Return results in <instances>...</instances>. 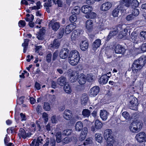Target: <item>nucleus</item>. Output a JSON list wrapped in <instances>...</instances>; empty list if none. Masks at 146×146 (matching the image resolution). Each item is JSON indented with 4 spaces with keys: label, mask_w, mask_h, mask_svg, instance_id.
Returning <instances> with one entry per match:
<instances>
[{
    "label": "nucleus",
    "mask_w": 146,
    "mask_h": 146,
    "mask_svg": "<svg viewBox=\"0 0 146 146\" xmlns=\"http://www.w3.org/2000/svg\"><path fill=\"white\" fill-rule=\"evenodd\" d=\"M146 63V57L144 56L140 57L138 59L134 61L132 64V70L134 73L139 72Z\"/></svg>",
    "instance_id": "nucleus-1"
},
{
    "label": "nucleus",
    "mask_w": 146,
    "mask_h": 146,
    "mask_svg": "<svg viewBox=\"0 0 146 146\" xmlns=\"http://www.w3.org/2000/svg\"><path fill=\"white\" fill-rule=\"evenodd\" d=\"M80 56L79 52L76 50L71 51L69 56L68 61L70 64L73 66L77 65L80 60Z\"/></svg>",
    "instance_id": "nucleus-2"
},
{
    "label": "nucleus",
    "mask_w": 146,
    "mask_h": 146,
    "mask_svg": "<svg viewBox=\"0 0 146 146\" xmlns=\"http://www.w3.org/2000/svg\"><path fill=\"white\" fill-rule=\"evenodd\" d=\"M139 3L137 0H121L120 1V4L121 5H124L127 7L130 6L137 7L139 5Z\"/></svg>",
    "instance_id": "nucleus-3"
},
{
    "label": "nucleus",
    "mask_w": 146,
    "mask_h": 146,
    "mask_svg": "<svg viewBox=\"0 0 146 146\" xmlns=\"http://www.w3.org/2000/svg\"><path fill=\"white\" fill-rule=\"evenodd\" d=\"M141 123L139 122H133L130 125V129L133 132H136L138 129L141 128Z\"/></svg>",
    "instance_id": "nucleus-4"
},
{
    "label": "nucleus",
    "mask_w": 146,
    "mask_h": 146,
    "mask_svg": "<svg viewBox=\"0 0 146 146\" xmlns=\"http://www.w3.org/2000/svg\"><path fill=\"white\" fill-rule=\"evenodd\" d=\"M71 72L69 74V77L70 78V80L72 83L75 82L78 78V72L76 71H72L71 69H69L68 72V73Z\"/></svg>",
    "instance_id": "nucleus-5"
},
{
    "label": "nucleus",
    "mask_w": 146,
    "mask_h": 146,
    "mask_svg": "<svg viewBox=\"0 0 146 146\" xmlns=\"http://www.w3.org/2000/svg\"><path fill=\"white\" fill-rule=\"evenodd\" d=\"M130 101L129 104L130 108L133 110H136L138 104L137 99L133 96L130 97Z\"/></svg>",
    "instance_id": "nucleus-6"
},
{
    "label": "nucleus",
    "mask_w": 146,
    "mask_h": 146,
    "mask_svg": "<svg viewBox=\"0 0 146 146\" xmlns=\"http://www.w3.org/2000/svg\"><path fill=\"white\" fill-rule=\"evenodd\" d=\"M60 23L54 20H52L49 23V26L50 28H51L54 31H56L60 27Z\"/></svg>",
    "instance_id": "nucleus-7"
},
{
    "label": "nucleus",
    "mask_w": 146,
    "mask_h": 146,
    "mask_svg": "<svg viewBox=\"0 0 146 146\" xmlns=\"http://www.w3.org/2000/svg\"><path fill=\"white\" fill-rule=\"evenodd\" d=\"M131 41L134 43L138 44L142 41L143 40L140 38L135 32H133L131 35Z\"/></svg>",
    "instance_id": "nucleus-8"
},
{
    "label": "nucleus",
    "mask_w": 146,
    "mask_h": 146,
    "mask_svg": "<svg viewBox=\"0 0 146 146\" xmlns=\"http://www.w3.org/2000/svg\"><path fill=\"white\" fill-rule=\"evenodd\" d=\"M99 91V87L98 86H95L90 90L89 95L91 97H95L98 94Z\"/></svg>",
    "instance_id": "nucleus-9"
},
{
    "label": "nucleus",
    "mask_w": 146,
    "mask_h": 146,
    "mask_svg": "<svg viewBox=\"0 0 146 146\" xmlns=\"http://www.w3.org/2000/svg\"><path fill=\"white\" fill-rule=\"evenodd\" d=\"M135 138L139 142L146 141V135L143 132H141L137 134Z\"/></svg>",
    "instance_id": "nucleus-10"
},
{
    "label": "nucleus",
    "mask_w": 146,
    "mask_h": 146,
    "mask_svg": "<svg viewBox=\"0 0 146 146\" xmlns=\"http://www.w3.org/2000/svg\"><path fill=\"white\" fill-rule=\"evenodd\" d=\"M112 5V3L110 2H105L100 7V9L103 11H107L111 7Z\"/></svg>",
    "instance_id": "nucleus-11"
},
{
    "label": "nucleus",
    "mask_w": 146,
    "mask_h": 146,
    "mask_svg": "<svg viewBox=\"0 0 146 146\" xmlns=\"http://www.w3.org/2000/svg\"><path fill=\"white\" fill-rule=\"evenodd\" d=\"M81 10L83 13L86 15L92 11L93 8L91 6L85 5L83 6L82 7Z\"/></svg>",
    "instance_id": "nucleus-12"
},
{
    "label": "nucleus",
    "mask_w": 146,
    "mask_h": 146,
    "mask_svg": "<svg viewBox=\"0 0 146 146\" xmlns=\"http://www.w3.org/2000/svg\"><path fill=\"white\" fill-rule=\"evenodd\" d=\"M112 133V131L110 129H107L105 130L104 135L105 139L106 140H108V139H114L113 136L111 135Z\"/></svg>",
    "instance_id": "nucleus-13"
},
{
    "label": "nucleus",
    "mask_w": 146,
    "mask_h": 146,
    "mask_svg": "<svg viewBox=\"0 0 146 146\" xmlns=\"http://www.w3.org/2000/svg\"><path fill=\"white\" fill-rule=\"evenodd\" d=\"M69 50L67 48L62 49L60 53V56L62 59H65L67 58L69 54Z\"/></svg>",
    "instance_id": "nucleus-14"
},
{
    "label": "nucleus",
    "mask_w": 146,
    "mask_h": 146,
    "mask_svg": "<svg viewBox=\"0 0 146 146\" xmlns=\"http://www.w3.org/2000/svg\"><path fill=\"white\" fill-rule=\"evenodd\" d=\"M88 128L86 127H84L81 131L79 139L80 141L84 140L87 134Z\"/></svg>",
    "instance_id": "nucleus-15"
},
{
    "label": "nucleus",
    "mask_w": 146,
    "mask_h": 146,
    "mask_svg": "<svg viewBox=\"0 0 146 146\" xmlns=\"http://www.w3.org/2000/svg\"><path fill=\"white\" fill-rule=\"evenodd\" d=\"M115 53L123 54L125 52V48L120 45H117L115 49Z\"/></svg>",
    "instance_id": "nucleus-16"
},
{
    "label": "nucleus",
    "mask_w": 146,
    "mask_h": 146,
    "mask_svg": "<svg viewBox=\"0 0 146 146\" xmlns=\"http://www.w3.org/2000/svg\"><path fill=\"white\" fill-rule=\"evenodd\" d=\"M76 24L75 23L70 24L67 25L65 29V33L66 34L70 33L74 29L76 28Z\"/></svg>",
    "instance_id": "nucleus-17"
},
{
    "label": "nucleus",
    "mask_w": 146,
    "mask_h": 146,
    "mask_svg": "<svg viewBox=\"0 0 146 146\" xmlns=\"http://www.w3.org/2000/svg\"><path fill=\"white\" fill-rule=\"evenodd\" d=\"M123 5H119L115 9L112 11L111 15L114 17H118L120 10L122 9Z\"/></svg>",
    "instance_id": "nucleus-18"
},
{
    "label": "nucleus",
    "mask_w": 146,
    "mask_h": 146,
    "mask_svg": "<svg viewBox=\"0 0 146 146\" xmlns=\"http://www.w3.org/2000/svg\"><path fill=\"white\" fill-rule=\"evenodd\" d=\"M86 76L83 74H81L78 75V80L79 83L81 85L84 84L86 81Z\"/></svg>",
    "instance_id": "nucleus-19"
},
{
    "label": "nucleus",
    "mask_w": 146,
    "mask_h": 146,
    "mask_svg": "<svg viewBox=\"0 0 146 146\" xmlns=\"http://www.w3.org/2000/svg\"><path fill=\"white\" fill-rule=\"evenodd\" d=\"M94 23L91 19H88L86 22V27L89 31H91L93 29Z\"/></svg>",
    "instance_id": "nucleus-20"
},
{
    "label": "nucleus",
    "mask_w": 146,
    "mask_h": 146,
    "mask_svg": "<svg viewBox=\"0 0 146 146\" xmlns=\"http://www.w3.org/2000/svg\"><path fill=\"white\" fill-rule=\"evenodd\" d=\"M109 115V113L106 111L104 110H101L100 111V116L102 119L106 120Z\"/></svg>",
    "instance_id": "nucleus-21"
},
{
    "label": "nucleus",
    "mask_w": 146,
    "mask_h": 146,
    "mask_svg": "<svg viewBox=\"0 0 146 146\" xmlns=\"http://www.w3.org/2000/svg\"><path fill=\"white\" fill-rule=\"evenodd\" d=\"M52 134H54L56 137V141L57 143H59L61 142L62 137V136L61 133L60 131L55 130L54 133L53 132Z\"/></svg>",
    "instance_id": "nucleus-22"
},
{
    "label": "nucleus",
    "mask_w": 146,
    "mask_h": 146,
    "mask_svg": "<svg viewBox=\"0 0 146 146\" xmlns=\"http://www.w3.org/2000/svg\"><path fill=\"white\" fill-rule=\"evenodd\" d=\"M18 135L20 138L22 137L25 139L29 136V133H26L24 129L23 128H20L19 130Z\"/></svg>",
    "instance_id": "nucleus-23"
},
{
    "label": "nucleus",
    "mask_w": 146,
    "mask_h": 146,
    "mask_svg": "<svg viewBox=\"0 0 146 146\" xmlns=\"http://www.w3.org/2000/svg\"><path fill=\"white\" fill-rule=\"evenodd\" d=\"M66 82V78L62 76L59 78L57 80V84L60 86H63L65 84Z\"/></svg>",
    "instance_id": "nucleus-24"
},
{
    "label": "nucleus",
    "mask_w": 146,
    "mask_h": 146,
    "mask_svg": "<svg viewBox=\"0 0 146 146\" xmlns=\"http://www.w3.org/2000/svg\"><path fill=\"white\" fill-rule=\"evenodd\" d=\"M71 111L69 110H66L64 111L63 116L66 120H70L72 117Z\"/></svg>",
    "instance_id": "nucleus-25"
},
{
    "label": "nucleus",
    "mask_w": 146,
    "mask_h": 146,
    "mask_svg": "<svg viewBox=\"0 0 146 146\" xmlns=\"http://www.w3.org/2000/svg\"><path fill=\"white\" fill-rule=\"evenodd\" d=\"M88 43L86 40L82 41L80 44V49L83 51H85L88 47Z\"/></svg>",
    "instance_id": "nucleus-26"
},
{
    "label": "nucleus",
    "mask_w": 146,
    "mask_h": 146,
    "mask_svg": "<svg viewBox=\"0 0 146 146\" xmlns=\"http://www.w3.org/2000/svg\"><path fill=\"white\" fill-rule=\"evenodd\" d=\"M101 41L100 39L96 40L93 43L92 45L93 49L95 51L97 48H99L101 45Z\"/></svg>",
    "instance_id": "nucleus-27"
},
{
    "label": "nucleus",
    "mask_w": 146,
    "mask_h": 146,
    "mask_svg": "<svg viewBox=\"0 0 146 146\" xmlns=\"http://www.w3.org/2000/svg\"><path fill=\"white\" fill-rule=\"evenodd\" d=\"M109 78L107 74L102 75L100 79L99 82L102 84H106L108 82Z\"/></svg>",
    "instance_id": "nucleus-28"
},
{
    "label": "nucleus",
    "mask_w": 146,
    "mask_h": 146,
    "mask_svg": "<svg viewBox=\"0 0 146 146\" xmlns=\"http://www.w3.org/2000/svg\"><path fill=\"white\" fill-rule=\"evenodd\" d=\"M118 32V30L117 28H115L113 30L110 32L107 37V40H109L112 36L116 35Z\"/></svg>",
    "instance_id": "nucleus-29"
},
{
    "label": "nucleus",
    "mask_w": 146,
    "mask_h": 146,
    "mask_svg": "<svg viewBox=\"0 0 146 146\" xmlns=\"http://www.w3.org/2000/svg\"><path fill=\"white\" fill-rule=\"evenodd\" d=\"M81 100L82 104L84 106L85 105L88 101V98L87 94H83L81 97Z\"/></svg>",
    "instance_id": "nucleus-30"
},
{
    "label": "nucleus",
    "mask_w": 146,
    "mask_h": 146,
    "mask_svg": "<svg viewBox=\"0 0 146 146\" xmlns=\"http://www.w3.org/2000/svg\"><path fill=\"white\" fill-rule=\"evenodd\" d=\"M80 32L78 30L74 31L71 36V39L72 40H75L80 35Z\"/></svg>",
    "instance_id": "nucleus-31"
},
{
    "label": "nucleus",
    "mask_w": 146,
    "mask_h": 146,
    "mask_svg": "<svg viewBox=\"0 0 146 146\" xmlns=\"http://www.w3.org/2000/svg\"><path fill=\"white\" fill-rule=\"evenodd\" d=\"M45 30L44 29H40L37 34V37L39 40H41L43 38L45 34Z\"/></svg>",
    "instance_id": "nucleus-32"
},
{
    "label": "nucleus",
    "mask_w": 146,
    "mask_h": 146,
    "mask_svg": "<svg viewBox=\"0 0 146 146\" xmlns=\"http://www.w3.org/2000/svg\"><path fill=\"white\" fill-rule=\"evenodd\" d=\"M83 127V125L82 122L78 121L75 125V129L76 130L80 131Z\"/></svg>",
    "instance_id": "nucleus-33"
},
{
    "label": "nucleus",
    "mask_w": 146,
    "mask_h": 146,
    "mask_svg": "<svg viewBox=\"0 0 146 146\" xmlns=\"http://www.w3.org/2000/svg\"><path fill=\"white\" fill-rule=\"evenodd\" d=\"M96 14L95 13L92 11L89 13L88 14L85 15V17L87 19H94L96 18Z\"/></svg>",
    "instance_id": "nucleus-34"
},
{
    "label": "nucleus",
    "mask_w": 146,
    "mask_h": 146,
    "mask_svg": "<svg viewBox=\"0 0 146 146\" xmlns=\"http://www.w3.org/2000/svg\"><path fill=\"white\" fill-rule=\"evenodd\" d=\"M29 40L27 39L24 40V42L22 43V46L23 47V52L25 53L28 48Z\"/></svg>",
    "instance_id": "nucleus-35"
},
{
    "label": "nucleus",
    "mask_w": 146,
    "mask_h": 146,
    "mask_svg": "<svg viewBox=\"0 0 146 146\" xmlns=\"http://www.w3.org/2000/svg\"><path fill=\"white\" fill-rule=\"evenodd\" d=\"M111 139H109L107 140V146H115L117 143L115 141L114 139L110 140Z\"/></svg>",
    "instance_id": "nucleus-36"
},
{
    "label": "nucleus",
    "mask_w": 146,
    "mask_h": 146,
    "mask_svg": "<svg viewBox=\"0 0 146 146\" xmlns=\"http://www.w3.org/2000/svg\"><path fill=\"white\" fill-rule=\"evenodd\" d=\"M95 139L98 143H101L102 142L103 137L100 133H96L95 135Z\"/></svg>",
    "instance_id": "nucleus-37"
},
{
    "label": "nucleus",
    "mask_w": 146,
    "mask_h": 146,
    "mask_svg": "<svg viewBox=\"0 0 146 146\" xmlns=\"http://www.w3.org/2000/svg\"><path fill=\"white\" fill-rule=\"evenodd\" d=\"M91 114V111L87 109L83 110L82 111V115L85 117H88Z\"/></svg>",
    "instance_id": "nucleus-38"
},
{
    "label": "nucleus",
    "mask_w": 146,
    "mask_h": 146,
    "mask_svg": "<svg viewBox=\"0 0 146 146\" xmlns=\"http://www.w3.org/2000/svg\"><path fill=\"white\" fill-rule=\"evenodd\" d=\"M64 89L65 92L68 94H70L72 92L70 86L68 84H66L64 85Z\"/></svg>",
    "instance_id": "nucleus-39"
},
{
    "label": "nucleus",
    "mask_w": 146,
    "mask_h": 146,
    "mask_svg": "<svg viewBox=\"0 0 146 146\" xmlns=\"http://www.w3.org/2000/svg\"><path fill=\"white\" fill-rule=\"evenodd\" d=\"M86 79L89 82H92L94 80V77L92 74H87Z\"/></svg>",
    "instance_id": "nucleus-40"
},
{
    "label": "nucleus",
    "mask_w": 146,
    "mask_h": 146,
    "mask_svg": "<svg viewBox=\"0 0 146 146\" xmlns=\"http://www.w3.org/2000/svg\"><path fill=\"white\" fill-rule=\"evenodd\" d=\"M60 45V43L58 41V40L56 39L54 40V41L53 44H52L51 45L53 48H58Z\"/></svg>",
    "instance_id": "nucleus-41"
},
{
    "label": "nucleus",
    "mask_w": 146,
    "mask_h": 146,
    "mask_svg": "<svg viewBox=\"0 0 146 146\" xmlns=\"http://www.w3.org/2000/svg\"><path fill=\"white\" fill-rule=\"evenodd\" d=\"M96 128L97 129H100L102 127V123L99 120H96L95 123Z\"/></svg>",
    "instance_id": "nucleus-42"
},
{
    "label": "nucleus",
    "mask_w": 146,
    "mask_h": 146,
    "mask_svg": "<svg viewBox=\"0 0 146 146\" xmlns=\"http://www.w3.org/2000/svg\"><path fill=\"white\" fill-rule=\"evenodd\" d=\"M42 6L41 5V3L40 1H38L36 3V6H34L33 7H30L29 9L31 10L38 9L42 7Z\"/></svg>",
    "instance_id": "nucleus-43"
},
{
    "label": "nucleus",
    "mask_w": 146,
    "mask_h": 146,
    "mask_svg": "<svg viewBox=\"0 0 146 146\" xmlns=\"http://www.w3.org/2000/svg\"><path fill=\"white\" fill-rule=\"evenodd\" d=\"M43 108L45 111H50V104L48 102H44Z\"/></svg>",
    "instance_id": "nucleus-44"
},
{
    "label": "nucleus",
    "mask_w": 146,
    "mask_h": 146,
    "mask_svg": "<svg viewBox=\"0 0 146 146\" xmlns=\"http://www.w3.org/2000/svg\"><path fill=\"white\" fill-rule=\"evenodd\" d=\"M80 11V8L79 6H76L74 7L72 11V13L75 14H78Z\"/></svg>",
    "instance_id": "nucleus-45"
},
{
    "label": "nucleus",
    "mask_w": 146,
    "mask_h": 146,
    "mask_svg": "<svg viewBox=\"0 0 146 146\" xmlns=\"http://www.w3.org/2000/svg\"><path fill=\"white\" fill-rule=\"evenodd\" d=\"M92 137H89L87 138L85 141L84 143V145H86L92 143Z\"/></svg>",
    "instance_id": "nucleus-46"
},
{
    "label": "nucleus",
    "mask_w": 146,
    "mask_h": 146,
    "mask_svg": "<svg viewBox=\"0 0 146 146\" xmlns=\"http://www.w3.org/2000/svg\"><path fill=\"white\" fill-rule=\"evenodd\" d=\"M72 132V130L70 129H67L64 130L62 132L63 135H70Z\"/></svg>",
    "instance_id": "nucleus-47"
},
{
    "label": "nucleus",
    "mask_w": 146,
    "mask_h": 146,
    "mask_svg": "<svg viewBox=\"0 0 146 146\" xmlns=\"http://www.w3.org/2000/svg\"><path fill=\"white\" fill-rule=\"evenodd\" d=\"M51 122L52 123H56L58 120V117L56 115H53L51 117Z\"/></svg>",
    "instance_id": "nucleus-48"
},
{
    "label": "nucleus",
    "mask_w": 146,
    "mask_h": 146,
    "mask_svg": "<svg viewBox=\"0 0 146 146\" xmlns=\"http://www.w3.org/2000/svg\"><path fill=\"white\" fill-rule=\"evenodd\" d=\"M122 116L126 119H129L130 117L129 113L127 111L123 112L122 113Z\"/></svg>",
    "instance_id": "nucleus-49"
},
{
    "label": "nucleus",
    "mask_w": 146,
    "mask_h": 146,
    "mask_svg": "<svg viewBox=\"0 0 146 146\" xmlns=\"http://www.w3.org/2000/svg\"><path fill=\"white\" fill-rule=\"evenodd\" d=\"M139 13V10L138 9H133V10L132 12V15L135 17L137 16Z\"/></svg>",
    "instance_id": "nucleus-50"
},
{
    "label": "nucleus",
    "mask_w": 146,
    "mask_h": 146,
    "mask_svg": "<svg viewBox=\"0 0 146 146\" xmlns=\"http://www.w3.org/2000/svg\"><path fill=\"white\" fill-rule=\"evenodd\" d=\"M76 16L74 14H73L69 18V20L71 22H75L76 21Z\"/></svg>",
    "instance_id": "nucleus-51"
},
{
    "label": "nucleus",
    "mask_w": 146,
    "mask_h": 146,
    "mask_svg": "<svg viewBox=\"0 0 146 146\" xmlns=\"http://www.w3.org/2000/svg\"><path fill=\"white\" fill-rule=\"evenodd\" d=\"M52 2L51 0H48V1H47L45 3L44 6L45 7H49L52 6Z\"/></svg>",
    "instance_id": "nucleus-52"
},
{
    "label": "nucleus",
    "mask_w": 146,
    "mask_h": 146,
    "mask_svg": "<svg viewBox=\"0 0 146 146\" xmlns=\"http://www.w3.org/2000/svg\"><path fill=\"white\" fill-rule=\"evenodd\" d=\"M135 17L132 14L129 15L126 17V19L127 21L132 20L134 19Z\"/></svg>",
    "instance_id": "nucleus-53"
},
{
    "label": "nucleus",
    "mask_w": 146,
    "mask_h": 146,
    "mask_svg": "<svg viewBox=\"0 0 146 146\" xmlns=\"http://www.w3.org/2000/svg\"><path fill=\"white\" fill-rule=\"evenodd\" d=\"M25 21L23 20L20 21L18 23L19 26L20 27H23L25 26Z\"/></svg>",
    "instance_id": "nucleus-54"
},
{
    "label": "nucleus",
    "mask_w": 146,
    "mask_h": 146,
    "mask_svg": "<svg viewBox=\"0 0 146 146\" xmlns=\"http://www.w3.org/2000/svg\"><path fill=\"white\" fill-rule=\"evenodd\" d=\"M64 32V28L61 29L60 31L59 32L58 36V38H60L63 35Z\"/></svg>",
    "instance_id": "nucleus-55"
},
{
    "label": "nucleus",
    "mask_w": 146,
    "mask_h": 146,
    "mask_svg": "<svg viewBox=\"0 0 146 146\" xmlns=\"http://www.w3.org/2000/svg\"><path fill=\"white\" fill-rule=\"evenodd\" d=\"M42 117L44 119V122L45 123L47 122L48 120V114L46 113H44L42 114Z\"/></svg>",
    "instance_id": "nucleus-56"
},
{
    "label": "nucleus",
    "mask_w": 146,
    "mask_h": 146,
    "mask_svg": "<svg viewBox=\"0 0 146 146\" xmlns=\"http://www.w3.org/2000/svg\"><path fill=\"white\" fill-rule=\"evenodd\" d=\"M52 55L51 53L48 54L46 57V60L48 62H50L51 59Z\"/></svg>",
    "instance_id": "nucleus-57"
},
{
    "label": "nucleus",
    "mask_w": 146,
    "mask_h": 146,
    "mask_svg": "<svg viewBox=\"0 0 146 146\" xmlns=\"http://www.w3.org/2000/svg\"><path fill=\"white\" fill-rule=\"evenodd\" d=\"M58 55V52L57 51H55L53 53L52 57V60H54L56 58Z\"/></svg>",
    "instance_id": "nucleus-58"
},
{
    "label": "nucleus",
    "mask_w": 146,
    "mask_h": 146,
    "mask_svg": "<svg viewBox=\"0 0 146 146\" xmlns=\"http://www.w3.org/2000/svg\"><path fill=\"white\" fill-rule=\"evenodd\" d=\"M42 109L40 105H38L37 106L36 108V111L37 113L38 114H40L42 112Z\"/></svg>",
    "instance_id": "nucleus-59"
},
{
    "label": "nucleus",
    "mask_w": 146,
    "mask_h": 146,
    "mask_svg": "<svg viewBox=\"0 0 146 146\" xmlns=\"http://www.w3.org/2000/svg\"><path fill=\"white\" fill-rule=\"evenodd\" d=\"M71 140L69 137H66L63 139V141L65 143H68Z\"/></svg>",
    "instance_id": "nucleus-60"
},
{
    "label": "nucleus",
    "mask_w": 146,
    "mask_h": 146,
    "mask_svg": "<svg viewBox=\"0 0 146 146\" xmlns=\"http://www.w3.org/2000/svg\"><path fill=\"white\" fill-rule=\"evenodd\" d=\"M7 137L4 139V142L6 145L7 146H14V144L11 143H8V142L6 141V138Z\"/></svg>",
    "instance_id": "nucleus-61"
},
{
    "label": "nucleus",
    "mask_w": 146,
    "mask_h": 146,
    "mask_svg": "<svg viewBox=\"0 0 146 146\" xmlns=\"http://www.w3.org/2000/svg\"><path fill=\"white\" fill-rule=\"evenodd\" d=\"M141 49V50L143 52L146 51V43L142 44Z\"/></svg>",
    "instance_id": "nucleus-62"
},
{
    "label": "nucleus",
    "mask_w": 146,
    "mask_h": 146,
    "mask_svg": "<svg viewBox=\"0 0 146 146\" xmlns=\"http://www.w3.org/2000/svg\"><path fill=\"white\" fill-rule=\"evenodd\" d=\"M141 36L144 38V39H146V31H142L140 33Z\"/></svg>",
    "instance_id": "nucleus-63"
},
{
    "label": "nucleus",
    "mask_w": 146,
    "mask_h": 146,
    "mask_svg": "<svg viewBox=\"0 0 146 146\" xmlns=\"http://www.w3.org/2000/svg\"><path fill=\"white\" fill-rule=\"evenodd\" d=\"M56 141L55 139H52L50 141V144L52 146H55Z\"/></svg>",
    "instance_id": "nucleus-64"
}]
</instances>
